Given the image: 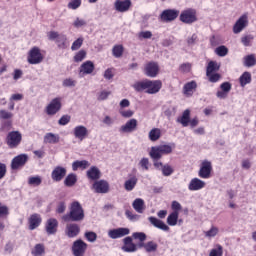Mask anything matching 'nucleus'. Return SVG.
I'll return each mask as SVG.
<instances>
[{"instance_id": "0eeeda50", "label": "nucleus", "mask_w": 256, "mask_h": 256, "mask_svg": "<svg viewBox=\"0 0 256 256\" xmlns=\"http://www.w3.org/2000/svg\"><path fill=\"white\" fill-rule=\"evenodd\" d=\"M62 101V97L53 98L45 108L46 114L49 116L57 115L63 107Z\"/></svg>"}, {"instance_id": "5fc2aeb1", "label": "nucleus", "mask_w": 256, "mask_h": 256, "mask_svg": "<svg viewBox=\"0 0 256 256\" xmlns=\"http://www.w3.org/2000/svg\"><path fill=\"white\" fill-rule=\"evenodd\" d=\"M115 77V68H108L104 72V79H107L110 81V79H113Z\"/></svg>"}, {"instance_id": "052dcab7", "label": "nucleus", "mask_w": 256, "mask_h": 256, "mask_svg": "<svg viewBox=\"0 0 256 256\" xmlns=\"http://www.w3.org/2000/svg\"><path fill=\"white\" fill-rule=\"evenodd\" d=\"M136 127H137V120L130 119L124 126H122V129H135Z\"/></svg>"}, {"instance_id": "4d7b16f0", "label": "nucleus", "mask_w": 256, "mask_h": 256, "mask_svg": "<svg viewBox=\"0 0 256 256\" xmlns=\"http://www.w3.org/2000/svg\"><path fill=\"white\" fill-rule=\"evenodd\" d=\"M82 45H83V38H78L77 40H75L72 43L71 50L72 51H77V50L81 49Z\"/></svg>"}, {"instance_id": "c85d7f7f", "label": "nucleus", "mask_w": 256, "mask_h": 256, "mask_svg": "<svg viewBox=\"0 0 256 256\" xmlns=\"http://www.w3.org/2000/svg\"><path fill=\"white\" fill-rule=\"evenodd\" d=\"M86 175L88 179H91V181H97L98 179H101V170L97 168V166H92L87 172Z\"/></svg>"}, {"instance_id": "5701e85b", "label": "nucleus", "mask_w": 256, "mask_h": 256, "mask_svg": "<svg viewBox=\"0 0 256 256\" xmlns=\"http://www.w3.org/2000/svg\"><path fill=\"white\" fill-rule=\"evenodd\" d=\"M43 219L39 214H32L28 219V229L30 231H35L39 225H41Z\"/></svg>"}, {"instance_id": "cd10ccee", "label": "nucleus", "mask_w": 256, "mask_h": 256, "mask_svg": "<svg viewBox=\"0 0 256 256\" xmlns=\"http://www.w3.org/2000/svg\"><path fill=\"white\" fill-rule=\"evenodd\" d=\"M132 207L136 211V213H145V200H143L142 198H136L132 203Z\"/></svg>"}, {"instance_id": "774afa93", "label": "nucleus", "mask_w": 256, "mask_h": 256, "mask_svg": "<svg viewBox=\"0 0 256 256\" xmlns=\"http://www.w3.org/2000/svg\"><path fill=\"white\" fill-rule=\"evenodd\" d=\"M87 25V22L84 19L76 18V20L73 23V26L79 29V27H85Z\"/></svg>"}, {"instance_id": "a211bd4d", "label": "nucleus", "mask_w": 256, "mask_h": 256, "mask_svg": "<svg viewBox=\"0 0 256 256\" xmlns=\"http://www.w3.org/2000/svg\"><path fill=\"white\" fill-rule=\"evenodd\" d=\"M148 85L149 87L148 90H146V93H148V95H155L161 91L163 82H161V80H148Z\"/></svg>"}, {"instance_id": "de8ad7c7", "label": "nucleus", "mask_w": 256, "mask_h": 256, "mask_svg": "<svg viewBox=\"0 0 256 256\" xmlns=\"http://www.w3.org/2000/svg\"><path fill=\"white\" fill-rule=\"evenodd\" d=\"M209 256H223V246L217 244L215 248L210 250Z\"/></svg>"}, {"instance_id": "e2e57ef3", "label": "nucleus", "mask_w": 256, "mask_h": 256, "mask_svg": "<svg viewBox=\"0 0 256 256\" xmlns=\"http://www.w3.org/2000/svg\"><path fill=\"white\" fill-rule=\"evenodd\" d=\"M9 217V207L0 203V218Z\"/></svg>"}, {"instance_id": "7c9ffc66", "label": "nucleus", "mask_w": 256, "mask_h": 256, "mask_svg": "<svg viewBox=\"0 0 256 256\" xmlns=\"http://www.w3.org/2000/svg\"><path fill=\"white\" fill-rule=\"evenodd\" d=\"M191 119V110L186 109L182 116L178 118V123H181L182 127H189V121Z\"/></svg>"}, {"instance_id": "1a4fd4ad", "label": "nucleus", "mask_w": 256, "mask_h": 256, "mask_svg": "<svg viewBox=\"0 0 256 256\" xmlns=\"http://www.w3.org/2000/svg\"><path fill=\"white\" fill-rule=\"evenodd\" d=\"M87 252V243L85 241L78 239L72 244V254L74 256H85Z\"/></svg>"}, {"instance_id": "423d86ee", "label": "nucleus", "mask_w": 256, "mask_h": 256, "mask_svg": "<svg viewBox=\"0 0 256 256\" xmlns=\"http://www.w3.org/2000/svg\"><path fill=\"white\" fill-rule=\"evenodd\" d=\"M27 62L30 65H39V63H43V54L41 53V49L39 47L34 46L29 50Z\"/></svg>"}, {"instance_id": "9d476101", "label": "nucleus", "mask_w": 256, "mask_h": 256, "mask_svg": "<svg viewBox=\"0 0 256 256\" xmlns=\"http://www.w3.org/2000/svg\"><path fill=\"white\" fill-rule=\"evenodd\" d=\"M143 71L146 77L155 78L159 75V64L155 61H150L145 64Z\"/></svg>"}, {"instance_id": "338daca9", "label": "nucleus", "mask_w": 256, "mask_h": 256, "mask_svg": "<svg viewBox=\"0 0 256 256\" xmlns=\"http://www.w3.org/2000/svg\"><path fill=\"white\" fill-rule=\"evenodd\" d=\"M253 39V36L247 35L242 37L241 41L243 43L244 47H251V40Z\"/></svg>"}, {"instance_id": "473e14b6", "label": "nucleus", "mask_w": 256, "mask_h": 256, "mask_svg": "<svg viewBox=\"0 0 256 256\" xmlns=\"http://www.w3.org/2000/svg\"><path fill=\"white\" fill-rule=\"evenodd\" d=\"M32 256H45V244L38 243L31 250Z\"/></svg>"}, {"instance_id": "dca6fc26", "label": "nucleus", "mask_w": 256, "mask_h": 256, "mask_svg": "<svg viewBox=\"0 0 256 256\" xmlns=\"http://www.w3.org/2000/svg\"><path fill=\"white\" fill-rule=\"evenodd\" d=\"M65 175H67V168L56 166L51 173V178L53 181L59 183V181H63Z\"/></svg>"}, {"instance_id": "ea45409f", "label": "nucleus", "mask_w": 256, "mask_h": 256, "mask_svg": "<svg viewBox=\"0 0 256 256\" xmlns=\"http://www.w3.org/2000/svg\"><path fill=\"white\" fill-rule=\"evenodd\" d=\"M251 80V73L244 72L239 78V83L242 87H245V85H249V83H251Z\"/></svg>"}, {"instance_id": "4c0bfd02", "label": "nucleus", "mask_w": 256, "mask_h": 256, "mask_svg": "<svg viewBox=\"0 0 256 256\" xmlns=\"http://www.w3.org/2000/svg\"><path fill=\"white\" fill-rule=\"evenodd\" d=\"M125 51V48L123 47V45L119 44V45H115L112 48V55L113 57H115L116 59H119L121 57H123V53Z\"/></svg>"}, {"instance_id": "f03ea898", "label": "nucleus", "mask_w": 256, "mask_h": 256, "mask_svg": "<svg viewBox=\"0 0 256 256\" xmlns=\"http://www.w3.org/2000/svg\"><path fill=\"white\" fill-rule=\"evenodd\" d=\"M63 221H83L85 211L78 201L72 202L70 212L62 217Z\"/></svg>"}, {"instance_id": "a19ab883", "label": "nucleus", "mask_w": 256, "mask_h": 256, "mask_svg": "<svg viewBox=\"0 0 256 256\" xmlns=\"http://www.w3.org/2000/svg\"><path fill=\"white\" fill-rule=\"evenodd\" d=\"M204 235L207 239H213V237H217V235H219V228L212 226L208 231L204 232Z\"/></svg>"}, {"instance_id": "f8f14e48", "label": "nucleus", "mask_w": 256, "mask_h": 256, "mask_svg": "<svg viewBox=\"0 0 256 256\" xmlns=\"http://www.w3.org/2000/svg\"><path fill=\"white\" fill-rule=\"evenodd\" d=\"M92 189L94 193H109V182H107V180H96L92 185Z\"/></svg>"}, {"instance_id": "e433bc0d", "label": "nucleus", "mask_w": 256, "mask_h": 256, "mask_svg": "<svg viewBox=\"0 0 256 256\" xmlns=\"http://www.w3.org/2000/svg\"><path fill=\"white\" fill-rule=\"evenodd\" d=\"M177 221H179V212H172L167 217V224L170 227H175L177 225Z\"/></svg>"}, {"instance_id": "8fccbe9b", "label": "nucleus", "mask_w": 256, "mask_h": 256, "mask_svg": "<svg viewBox=\"0 0 256 256\" xmlns=\"http://www.w3.org/2000/svg\"><path fill=\"white\" fill-rule=\"evenodd\" d=\"M133 239H136L137 241H140V243H144V241H147V234L144 232H134L132 234Z\"/></svg>"}, {"instance_id": "79ce46f5", "label": "nucleus", "mask_w": 256, "mask_h": 256, "mask_svg": "<svg viewBox=\"0 0 256 256\" xmlns=\"http://www.w3.org/2000/svg\"><path fill=\"white\" fill-rule=\"evenodd\" d=\"M41 183H43L41 176H31L28 178V185H32L33 187H39Z\"/></svg>"}, {"instance_id": "6e6552de", "label": "nucleus", "mask_w": 256, "mask_h": 256, "mask_svg": "<svg viewBox=\"0 0 256 256\" xmlns=\"http://www.w3.org/2000/svg\"><path fill=\"white\" fill-rule=\"evenodd\" d=\"M179 17V10L177 9H166L162 11V13L159 16L160 21L162 23H171L175 21Z\"/></svg>"}, {"instance_id": "7ed1b4c3", "label": "nucleus", "mask_w": 256, "mask_h": 256, "mask_svg": "<svg viewBox=\"0 0 256 256\" xmlns=\"http://www.w3.org/2000/svg\"><path fill=\"white\" fill-rule=\"evenodd\" d=\"M21 141H23V135L17 130L9 132L6 137V144L10 149H17L21 145Z\"/></svg>"}, {"instance_id": "9b49d317", "label": "nucleus", "mask_w": 256, "mask_h": 256, "mask_svg": "<svg viewBox=\"0 0 256 256\" xmlns=\"http://www.w3.org/2000/svg\"><path fill=\"white\" fill-rule=\"evenodd\" d=\"M211 171H213V164H211V161L204 160L201 163L198 176L201 179H209L211 177Z\"/></svg>"}, {"instance_id": "ddd939ff", "label": "nucleus", "mask_w": 256, "mask_h": 256, "mask_svg": "<svg viewBox=\"0 0 256 256\" xmlns=\"http://www.w3.org/2000/svg\"><path fill=\"white\" fill-rule=\"evenodd\" d=\"M149 223L155 227L156 229H160V231H164V232H169L171 228H169V225L165 224V222H163V220L155 217V216H150L148 218Z\"/></svg>"}, {"instance_id": "09e8293b", "label": "nucleus", "mask_w": 256, "mask_h": 256, "mask_svg": "<svg viewBox=\"0 0 256 256\" xmlns=\"http://www.w3.org/2000/svg\"><path fill=\"white\" fill-rule=\"evenodd\" d=\"M87 57V51L85 50H80L78 51L75 56H74V62L75 63H81Z\"/></svg>"}, {"instance_id": "b1692460", "label": "nucleus", "mask_w": 256, "mask_h": 256, "mask_svg": "<svg viewBox=\"0 0 256 256\" xmlns=\"http://www.w3.org/2000/svg\"><path fill=\"white\" fill-rule=\"evenodd\" d=\"M247 15H242L233 26V33H241L248 24Z\"/></svg>"}, {"instance_id": "603ef678", "label": "nucleus", "mask_w": 256, "mask_h": 256, "mask_svg": "<svg viewBox=\"0 0 256 256\" xmlns=\"http://www.w3.org/2000/svg\"><path fill=\"white\" fill-rule=\"evenodd\" d=\"M125 215H126L127 219H129V221L135 222V221H139V219H141V216L139 214H133V212H131L129 210H127L125 212Z\"/></svg>"}, {"instance_id": "680f3d73", "label": "nucleus", "mask_w": 256, "mask_h": 256, "mask_svg": "<svg viewBox=\"0 0 256 256\" xmlns=\"http://www.w3.org/2000/svg\"><path fill=\"white\" fill-rule=\"evenodd\" d=\"M142 171H149V158H142L139 162Z\"/></svg>"}, {"instance_id": "4be33fe9", "label": "nucleus", "mask_w": 256, "mask_h": 256, "mask_svg": "<svg viewBox=\"0 0 256 256\" xmlns=\"http://www.w3.org/2000/svg\"><path fill=\"white\" fill-rule=\"evenodd\" d=\"M95 71V64L91 60L82 63L79 68L80 75H91Z\"/></svg>"}, {"instance_id": "f257e3e1", "label": "nucleus", "mask_w": 256, "mask_h": 256, "mask_svg": "<svg viewBox=\"0 0 256 256\" xmlns=\"http://www.w3.org/2000/svg\"><path fill=\"white\" fill-rule=\"evenodd\" d=\"M173 149H175V143L161 144L151 147L149 155L153 161H159L163 155H171Z\"/></svg>"}, {"instance_id": "58836bf2", "label": "nucleus", "mask_w": 256, "mask_h": 256, "mask_svg": "<svg viewBox=\"0 0 256 256\" xmlns=\"http://www.w3.org/2000/svg\"><path fill=\"white\" fill-rule=\"evenodd\" d=\"M77 183V174H68L67 177L64 180V185L66 187H73Z\"/></svg>"}, {"instance_id": "6e6d98bb", "label": "nucleus", "mask_w": 256, "mask_h": 256, "mask_svg": "<svg viewBox=\"0 0 256 256\" xmlns=\"http://www.w3.org/2000/svg\"><path fill=\"white\" fill-rule=\"evenodd\" d=\"M210 83H217L221 79V74L219 73H210V75H206Z\"/></svg>"}, {"instance_id": "bb28decb", "label": "nucleus", "mask_w": 256, "mask_h": 256, "mask_svg": "<svg viewBox=\"0 0 256 256\" xmlns=\"http://www.w3.org/2000/svg\"><path fill=\"white\" fill-rule=\"evenodd\" d=\"M138 247H143L145 249L146 253H155L159 247L157 242L155 241H148L146 243H139Z\"/></svg>"}, {"instance_id": "6ab92c4d", "label": "nucleus", "mask_w": 256, "mask_h": 256, "mask_svg": "<svg viewBox=\"0 0 256 256\" xmlns=\"http://www.w3.org/2000/svg\"><path fill=\"white\" fill-rule=\"evenodd\" d=\"M129 233V228H116L108 231V237H110V239H121V237L129 235Z\"/></svg>"}, {"instance_id": "13d9d810", "label": "nucleus", "mask_w": 256, "mask_h": 256, "mask_svg": "<svg viewBox=\"0 0 256 256\" xmlns=\"http://www.w3.org/2000/svg\"><path fill=\"white\" fill-rule=\"evenodd\" d=\"M162 175H164V177L173 175V168L170 165H164L162 167Z\"/></svg>"}, {"instance_id": "c03bdc74", "label": "nucleus", "mask_w": 256, "mask_h": 256, "mask_svg": "<svg viewBox=\"0 0 256 256\" xmlns=\"http://www.w3.org/2000/svg\"><path fill=\"white\" fill-rule=\"evenodd\" d=\"M244 65L245 67H255L256 65V59L254 54L247 55L244 58Z\"/></svg>"}, {"instance_id": "0e129e2a", "label": "nucleus", "mask_w": 256, "mask_h": 256, "mask_svg": "<svg viewBox=\"0 0 256 256\" xmlns=\"http://www.w3.org/2000/svg\"><path fill=\"white\" fill-rule=\"evenodd\" d=\"M181 73H190L191 72V63H183L179 67Z\"/></svg>"}, {"instance_id": "f3484780", "label": "nucleus", "mask_w": 256, "mask_h": 256, "mask_svg": "<svg viewBox=\"0 0 256 256\" xmlns=\"http://www.w3.org/2000/svg\"><path fill=\"white\" fill-rule=\"evenodd\" d=\"M27 161H29V156L27 154H20L12 159L11 168L19 169L23 167Z\"/></svg>"}, {"instance_id": "864d4df0", "label": "nucleus", "mask_w": 256, "mask_h": 256, "mask_svg": "<svg viewBox=\"0 0 256 256\" xmlns=\"http://www.w3.org/2000/svg\"><path fill=\"white\" fill-rule=\"evenodd\" d=\"M84 237L89 241V243H95L97 241V233L95 232H86Z\"/></svg>"}, {"instance_id": "a18cd8bd", "label": "nucleus", "mask_w": 256, "mask_h": 256, "mask_svg": "<svg viewBox=\"0 0 256 256\" xmlns=\"http://www.w3.org/2000/svg\"><path fill=\"white\" fill-rule=\"evenodd\" d=\"M74 135L76 139H79L80 141H83L87 135H89V131L87 129H76L74 131Z\"/></svg>"}, {"instance_id": "393cba45", "label": "nucleus", "mask_w": 256, "mask_h": 256, "mask_svg": "<svg viewBox=\"0 0 256 256\" xmlns=\"http://www.w3.org/2000/svg\"><path fill=\"white\" fill-rule=\"evenodd\" d=\"M57 227H59V222L55 218H50L46 222V233L48 235H55L57 233Z\"/></svg>"}, {"instance_id": "2f4dec72", "label": "nucleus", "mask_w": 256, "mask_h": 256, "mask_svg": "<svg viewBox=\"0 0 256 256\" xmlns=\"http://www.w3.org/2000/svg\"><path fill=\"white\" fill-rule=\"evenodd\" d=\"M91 166V163L87 160H77L72 163V169L77 171L78 169L85 170Z\"/></svg>"}, {"instance_id": "412c9836", "label": "nucleus", "mask_w": 256, "mask_h": 256, "mask_svg": "<svg viewBox=\"0 0 256 256\" xmlns=\"http://www.w3.org/2000/svg\"><path fill=\"white\" fill-rule=\"evenodd\" d=\"M205 181L199 178H192L188 184L189 191H201V189H205Z\"/></svg>"}, {"instance_id": "aec40b11", "label": "nucleus", "mask_w": 256, "mask_h": 256, "mask_svg": "<svg viewBox=\"0 0 256 256\" xmlns=\"http://www.w3.org/2000/svg\"><path fill=\"white\" fill-rule=\"evenodd\" d=\"M195 91H197V82L195 80L187 82L182 88V93L185 97H193Z\"/></svg>"}, {"instance_id": "3c124183", "label": "nucleus", "mask_w": 256, "mask_h": 256, "mask_svg": "<svg viewBox=\"0 0 256 256\" xmlns=\"http://www.w3.org/2000/svg\"><path fill=\"white\" fill-rule=\"evenodd\" d=\"M0 119H2L4 121L13 119V113H11L5 109H2V110H0Z\"/></svg>"}, {"instance_id": "72a5a7b5", "label": "nucleus", "mask_w": 256, "mask_h": 256, "mask_svg": "<svg viewBox=\"0 0 256 256\" xmlns=\"http://www.w3.org/2000/svg\"><path fill=\"white\" fill-rule=\"evenodd\" d=\"M138 179L133 176L130 179L126 180L124 183V189L126 191H133L135 187L137 186Z\"/></svg>"}, {"instance_id": "4468645a", "label": "nucleus", "mask_w": 256, "mask_h": 256, "mask_svg": "<svg viewBox=\"0 0 256 256\" xmlns=\"http://www.w3.org/2000/svg\"><path fill=\"white\" fill-rule=\"evenodd\" d=\"M123 243L122 251L125 253H135L139 249V245L133 243V238L129 236L123 239Z\"/></svg>"}, {"instance_id": "f704fd0d", "label": "nucleus", "mask_w": 256, "mask_h": 256, "mask_svg": "<svg viewBox=\"0 0 256 256\" xmlns=\"http://www.w3.org/2000/svg\"><path fill=\"white\" fill-rule=\"evenodd\" d=\"M219 69H221V65L216 61H210L206 67V75H211V73H215V71H219Z\"/></svg>"}, {"instance_id": "37998d69", "label": "nucleus", "mask_w": 256, "mask_h": 256, "mask_svg": "<svg viewBox=\"0 0 256 256\" xmlns=\"http://www.w3.org/2000/svg\"><path fill=\"white\" fill-rule=\"evenodd\" d=\"M148 137L150 141H159V139H161V130L160 129L150 130Z\"/></svg>"}, {"instance_id": "2eb2a0df", "label": "nucleus", "mask_w": 256, "mask_h": 256, "mask_svg": "<svg viewBox=\"0 0 256 256\" xmlns=\"http://www.w3.org/2000/svg\"><path fill=\"white\" fill-rule=\"evenodd\" d=\"M133 3L131 0H116L114 3L115 9L118 13H127L132 7Z\"/></svg>"}, {"instance_id": "a878e982", "label": "nucleus", "mask_w": 256, "mask_h": 256, "mask_svg": "<svg viewBox=\"0 0 256 256\" xmlns=\"http://www.w3.org/2000/svg\"><path fill=\"white\" fill-rule=\"evenodd\" d=\"M79 233H81V228L78 226V224L69 223L66 225V235L70 239H73V237H77Z\"/></svg>"}, {"instance_id": "20e7f679", "label": "nucleus", "mask_w": 256, "mask_h": 256, "mask_svg": "<svg viewBox=\"0 0 256 256\" xmlns=\"http://www.w3.org/2000/svg\"><path fill=\"white\" fill-rule=\"evenodd\" d=\"M47 37L49 41H55L58 49H67V35L59 34L57 31H50Z\"/></svg>"}, {"instance_id": "bf43d9fd", "label": "nucleus", "mask_w": 256, "mask_h": 256, "mask_svg": "<svg viewBox=\"0 0 256 256\" xmlns=\"http://www.w3.org/2000/svg\"><path fill=\"white\" fill-rule=\"evenodd\" d=\"M81 3L82 1L81 0H71L69 3H68V9H79L81 7Z\"/></svg>"}, {"instance_id": "39448f33", "label": "nucleus", "mask_w": 256, "mask_h": 256, "mask_svg": "<svg viewBox=\"0 0 256 256\" xmlns=\"http://www.w3.org/2000/svg\"><path fill=\"white\" fill-rule=\"evenodd\" d=\"M179 19L181 23H185L186 25H193V23L197 22V10L193 8H187L181 12Z\"/></svg>"}, {"instance_id": "49530a36", "label": "nucleus", "mask_w": 256, "mask_h": 256, "mask_svg": "<svg viewBox=\"0 0 256 256\" xmlns=\"http://www.w3.org/2000/svg\"><path fill=\"white\" fill-rule=\"evenodd\" d=\"M215 53H216V55H218V57H226V55L229 54V48H227V46H225V45L218 46L215 49Z\"/></svg>"}, {"instance_id": "c9c22d12", "label": "nucleus", "mask_w": 256, "mask_h": 256, "mask_svg": "<svg viewBox=\"0 0 256 256\" xmlns=\"http://www.w3.org/2000/svg\"><path fill=\"white\" fill-rule=\"evenodd\" d=\"M44 143H50L52 145H55V143H59V135L53 133L45 134Z\"/></svg>"}, {"instance_id": "c756f323", "label": "nucleus", "mask_w": 256, "mask_h": 256, "mask_svg": "<svg viewBox=\"0 0 256 256\" xmlns=\"http://www.w3.org/2000/svg\"><path fill=\"white\" fill-rule=\"evenodd\" d=\"M133 89L137 91V93H143V91H147L149 87V79L137 81L132 85Z\"/></svg>"}, {"instance_id": "69168bd1", "label": "nucleus", "mask_w": 256, "mask_h": 256, "mask_svg": "<svg viewBox=\"0 0 256 256\" xmlns=\"http://www.w3.org/2000/svg\"><path fill=\"white\" fill-rule=\"evenodd\" d=\"M171 209L173 210L172 213H179V211H181V209H182L181 203H179L178 201H175V200L172 201Z\"/></svg>"}]
</instances>
